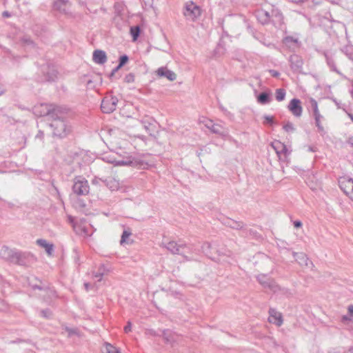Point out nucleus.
<instances>
[{
    "mask_svg": "<svg viewBox=\"0 0 353 353\" xmlns=\"http://www.w3.org/2000/svg\"><path fill=\"white\" fill-rule=\"evenodd\" d=\"M288 109L296 117H300L302 114L303 108L299 99H292L288 105Z\"/></svg>",
    "mask_w": 353,
    "mask_h": 353,
    "instance_id": "obj_7",
    "label": "nucleus"
},
{
    "mask_svg": "<svg viewBox=\"0 0 353 353\" xmlns=\"http://www.w3.org/2000/svg\"><path fill=\"white\" fill-rule=\"evenodd\" d=\"M314 116H315V120H316V125L319 127V128L323 130V127L320 124V117H321V115L320 116L314 115Z\"/></svg>",
    "mask_w": 353,
    "mask_h": 353,
    "instance_id": "obj_24",
    "label": "nucleus"
},
{
    "mask_svg": "<svg viewBox=\"0 0 353 353\" xmlns=\"http://www.w3.org/2000/svg\"><path fill=\"white\" fill-rule=\"evenodd\" d=\"M350 118H351L352 121H353V117L350 116Z\"/></svg>",
    "mask_w": 353,
    "mask_h": 353,
    "instance_id": "obj_30",
    "label": "nucleus"
},
{
    "mask_svg": "<svg viewBox=\"0 0 353 353\" xmlns=\"http://www.w3.org/2000/svg\"><path fill=\"white\" fill-rule=\"evenodd\" d=\"M201 14V8L192 1L187 2L184 14L192 20L196 19Z\"/></svg>",
    "mask_w": 353,
    "mask_h": 353,
    "instance_id": "obj_2",
    "label": "nucleus"
},
{
    "mask_svg": "<svg viewBox=\"0 0 353 353\" xmlns=\"http://www.w3.org/2000/svg\"><path fill=\"white\" fill-rule=\"evenodd\" d=\"M272 146L274 148V149L276 150L277 154H279L280 152H285L286 148L284 144H283L280 141H274L272 143Z\"/></svg>",
    "mask_w": 353,
    "mask_h": 353,
    "instance_id": "obj_12",
    "label": "nucleus"
},
{
    "mask_svg": "<svg viewBox=\"0 0 353 353\" xmlns=\"http://www.w3.org/2000/svg\"><path fill=\"white\" fill-rule=\"evenodd\" d=\"M212 132L215 133H221L222 127L219 124L212 123L208 127Z\"/></svg>",
    "mask_w": 353,
    "mask_h": 353,
    "instance_id": "obj_17",
    "label": "nucleus"
},
{
    "mask_svg": "<svg viewBox=\"0 0 353 353\" xmlns=\"http://www.w3.org/2000/svg\"><path fill=\"white\" fill-rule=\"evenodd\" d=\"M3 14L6 15V16H8V13H4Z\"/></svg>",
    "mask_w": 353,
    "mask_h": 353,
    "instance_id": "obj_31",
    "label": "nucleus"
},
{
    "mask_svg": "<svg viewBox=\"0 0 353 353\" xmlns=\"http://www.w3.org/2000/svg\"><path fill=\"white\" fill-rule=\"evenodd\" d=\"M131 235V233L128 231H124L121 236V243H123L126 242L127 239Z\"/></svg>",
    "mask_w": 353,
    "mask_h": 353,
    "instance_id": "obj_22",
    "label": "nucleus"
},
{
    "mask_svg": "<svg viewBox=\"0 0 353 353\" xmlns=\"http://www.w3.org/2000/svg\"><path fill=\"white\" fill-rule=\"evenodd\" d=\"M118 100L115 97H105L101 102V110L104 113L112 112L117 107Z\"/></svg>",
    "mask_w": 353,
    "mask_h": 353,
    "instance_id": "obj_3",
    "label": "nucleus"
},
{
    "mask_svg": "<svg viewBox=\"0 0 353 353\" xmlns=\"http://www.w3.org/2000/svg\"><path fill=\"white\" fill-rule=\"evenodd\" d=\"M274 123V117L272 116H265L263 124H270L272 125Z\"/></svg>",
    "mask_w": 353,
    "mask_h": 353,
    "instance_id": "obj_21",
    "label": "nucleus"
},
{
    "mask_svg": "<svg viewBox=\"0 0 353 353\" xmlns=\"http://www.w3.org/2000/svg\"><path fill=\"white\" fill-rule=\"evenodd\" d=\"M343 321H347V320H348V319L346 316H343Z\"/></svg>",
    "mask_w": 353,
    "mask_h": 353,
    "instance_id": "obj_29",
    "label": "nucleus"
},
{
    "mask_svg": "<svg viewBox=\"0 0 353 353\" xmlns=\"http://www.w3.org/2000/svg\"><path fill=\"white\" fill-rule=\"evenodd\" d=\"M276 99L281 101L285 99V92L283 89H277L275 92Z\"/></svg>",
    "mask_w": 353,
    "mask_h": 353,
    "instance_id": "obj_15",
    "label": "nucleus"
},
{
    "mask_svg": "<svg viewBox=\"0 0 353 353\" xmlns=\"http://www.w3.org/2000/svg\"><path fill=\"white\" fill-rule=\"evenodd\" d=\"M93 60L97 63H104L107 60L105 52L102 50H95L93 53Z\"/></svg>",
    "mask_w": 353,
    "mask_h": 353,
    "instance_id": "obj_9",
    "label": "nucleus"
},
{
    "mask_svg": "<svg viewBox=\"0 0 353 353\" xmlns=\"http://www.w3.org/2000/svg\"><path fill=\"white\" fill-rule=\"evenodd\" d=\"M341 190L353 201V179L349 176H342L339 181Z\"/></svg>",
    "mask_w": 353,
    "mask_h": 353,
    "instance_id": "obj_1",
    "label": "nucleus"
},
{
    "mask_svg": "<svg viewBox=\"0 0 353 353\" xmlns=\"http://www.w3.org/2000/svg\"><path fill=\"white\" fill-rule=\"evenodd\" d=\"M268 322L280 327L283 323L282 314L275 309H270Z\"/></svg>",
    "mask_w": 353,
    "mask_h": 353,
    "instance_id": "obj_6",
    "label": "nucleus"
},
{
    "mask_svg": "<svg viewBox=\"0 0 353 353\" xmlns=\"http://www.w3.org/2000/svg\"><path fill=\"white\" fill-rule=\"evenodd\" d=\"M131 330H132L131 323L128 322L127 325L125 326V327H124V331H125V332L128 333V332H130Z\"/></svg>",
    "mask_w": 353,
    "mask_h": 353,
    "instance_id": "obj_25",
    "label": "nucleus"
},
{
    "mask_svg": "<svg viewBox=\"0 0 353 353\" xmlns=\"http://www.w3.org/2000/svg\"><path fill=\"white\" fill-rule=\"evenodd\" d=\"M112 163H114L115 165H128L132 163V161L130 159L126 160V161H112Z\"/></svg>",
    "mask_w": 353,
    "mask_h": 353,
    "instance_id": "obj_18",
    "label": "nucleus"
},
{
    "mask_svg": "<svg viewBox=\"0 0 353 353\" xmlns=\"http://www.w3.org/2000/svg\"><path fill=\"white\" fill-rule=\"evenodd\" d=\"M257 101L261 104H265L270 101L269 94L263 92L260 94L257 97Z\"/></svg>",
    "mask_w": 353,
    "mask_h": 353,
    "instance_id": "obj_13",
    "label": "nucleus"
},
{
    "mask_svg": "<svg viewBox=\"0 0 353 353\" xmlns=\"http://www.w3.org/2000/svg\"><path fill=\"white\" fill-rule=\"evenodd\" d=\"M54 109L55 108L54 105L41 103L35 105L33 108V112L37 117H43L50 114L52 111L54 110Z\"/></svg>",
    "mask_w": 353,
    "mask_h": 353,
    "instance_id": "obj_5",
    "label": "nucleus"
},
{
    "mask_svg": "<svg viewBox=\"0 0 353 353\" xmlns=\"http://www.w3.org/2000/svg\"><path fill=\"white\" fill-rule=\"evenodd\" d=\"M166 248L173 254H180L181 251L183 248V245H179L175 241H170L167 243Z\"/></svg>",
    "mask_w": 353,
    "mask_h": 353,
    "instance_id": "obj_10",
    "label": "nucleus"
},
{
    "mask_svg": "<svg viewBox=\"0 0 353 353\" xmlns=\"http://www.w3.org/2000/svg\"><path fill=\"white\" fill-rule=\"evenodd\" d=\"M156 74L159 77H165L170 81H174L176 78V74L174 72L168 70L166 68H163V67L159 68L156 71Z\"/></svg>",
    "mask_w": 353,
    "mask_h": 353,
    "instance_id": "obj_8",
    "label": "nucleus"
},
{
    "mask_svg": "<svg viewBox=\"0 0 353 353\" xmlns=\"http://www.w3.org/2000/svg\"><path fill=\"white\" fill-rule=\"evenodd\" d=\"M278 74H278V72H272V75H273V76L276 77V76H278Z\"/></svg>",
    "mask_w": 353,
    "mask_h": 353,
    "instance_id": "obj_28",
    "label": "nucleus"
},
{
    "mask_svg": "<svg viewBox=\"0 0 353 353\" xmlns=\"http://www.w3.org/2000/svg\"><path fill=\"white\" fill-rule=\"evenodd\" d=\"M128 61V57L126 55L121 56L120 57V62L118 65V68H121L123 65H125Z\"/></svg>",
    "mask_w": 353,
    "mask_h": 353,
    "instance_id": "obj_19",
    "label": "nucleus"
},
{
    "mask_svg": "<svg viewBox=\"0 0 353 353\" xmlns=\"http://www.w3.org/2000/svg\"><path fill=\"white\" fill-rule=\"evenodd\" d=\"M73 190L77 194H87L89 192V185L85 179H77L73 185Z\"/></svg>",
    "mask_w": 353,
    "mask_h": 353,
    "instance_id": "obj_4",
    "label": "nucleus"
},
{
    "mask_svg": "<svg viewBox=\"0 0 353 353\" xmlns=\"http://www.w3.org/2000/svg\"><path fill=\"white\" fill-rule=\"evenodd\" d=\"M348 312L351 315H353V305L348 306Z\"/></svg>",
    "mask_w": 353,
    "mask_h": 353,
    "instance_id": "obj_27",
    "label": "nucleus"
},
{
    "mask_svg": "<svg viewBox=\"0 0 353 353\" xmlns=\"http://www.w3.org/2000/svg\"><path fill=\"white\" fill-rule=\"evenodd\" d=\"M104 353H119L117 349L112 346L110 343H106L105 345V350L103 351Z\"/></svg>",
    "mask_w": 353,
    "mask_h": 353,
    "instance_id": "obj_16",
    "label": "nucleus"
},
{
    "mask_svg": "<svg viewBox=\"0 0 353 353\" xmlns=\"http://www.w3.org/2000/svg\"><path fill=\"white\" fill-rule=\"evenodd\" d=\"M312 107H313V110H314V114L320 116V113H319V108H318V104H317L316 101H312Z\"/></svg>",
    "mask_w": 353,
    "mask_h": 353,
    "instance_id": "obj_23",
    "label": "nucleus"
},
{
    "mask_svg": "<svg viewBox=\"0 0 353 353\" xmlns=\"http://www.w3.org/2000/svg\"><path fill=\"white\" fill-rule=\"evenodd\" d=\"M130 34L132 37L133 41H136L140 34V28L138 26H133L130 28Z\"/></svg>",
    "mask_w": 353,
    "mask_h": 353,
    "instance_id": "obj_14",
    "label": "nucleus"
},
{
    "mask_svg": "<svg viewBox=\"0 0 353 353\" xmlns=\"http://www.w3.org/2000/svg\"><path fill=\"white\" fill-rule=\"evenodd\" d=\"M283 129L287 132H291L292 131H294V128L292 125V123H285L284 125H283Z\"/></svg>",
    "mask_w": 353,
    "mask_h": 353,
    "instance_id": "obj_20",
    "label": "nucleus"
},
{
    "mask_svg": "<svg viewBox=\"0 0 353 353\" xmlns=\"http://www.w3.org/2000/svg\"><path fill=\"white\" fill-rule=\"evenodd\" d=\"M294 225L295 228H300L302 226V223L299 221H295L294 222Z\"/></svg>",
    "mask_w": 353,
    "mask_h": 353,
    "instance_id": "obj_26",
    "label": "nucleus"
},
{
    "mask_svg": "<svg viewBox=\"0 0 353 353\" xmlns=\"http://www.w3.org/2000/svg\"><path fill=\"white\" fill-rule=\"evenodd\" d=\"M37 243L45 248L46 252L48 254V255H51L52 252L53 251V245L52 244H49L46 242V241L43 239H39L37 240Z\"/></svg>",
    "mask_w": 353,
    "mask_h": 353,
    "instance_id": "obj_11",
    "label": "nucleus"
}]
</instances>
